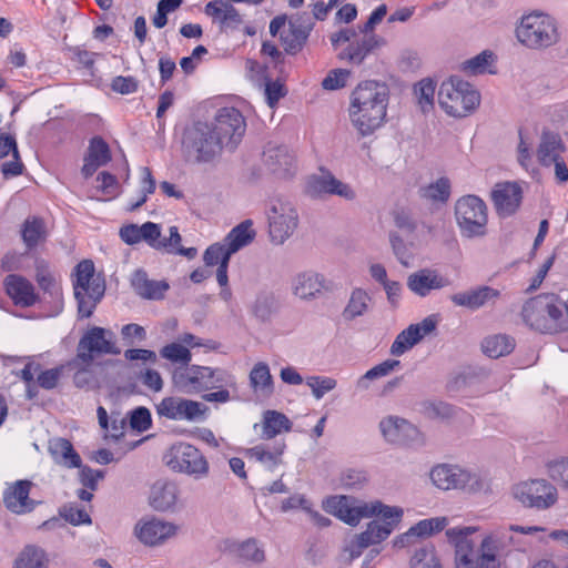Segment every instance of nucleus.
<instances>
[{"mask_svg": "<svg viewBox=\"0 0 568 568\" xmlns=\"http://www.w3.org/2000/svg\"><path fill=\"white\" fill-rule=\"evenodd\" d=\"M321 507L349 527H357L364 519H371L344 547V551L352 559L359 557L367 548H372L367 558L376 557L379 554L377 547L390 537L405 514L404 508L398 505L386 504L378 498L363 499L345 494L326 496Z\"/></svg>", "mask_w": 568, "mask_h": 568, "instance_id": "1", "label": "nucleus"}, {"mask_svg": "<svg viewBox=\"0 0 568 568\" xmlns=\"http://www.w3.org/2000/svg\"><path fill=\"white\" fill-rule=\"evenodd\" d=\"M540 526L509 525L483 529L477 525L454 526L446 530V541L453 548L454 568H503L507 545L513 534L537 535Z\"/></svg>", "mask_w": 568, "mask_h": 568, "instance_id": "2", "label": "nucleus"}, {"mask_svg": "<svg viewBox=\"0 0 568 568\" xmlns=\"http://www.w3.org/2000/svg\"><path fill=\"white\" fill-rule=\"evenodd\" d=\"M389 100V88L384 82L364 80L354 87L348 97L346 116L357 136H373L386 125Z\"/></svg>", "mask_w": 568, "mask_h": 568, "instance_id": "3", "label": "nucleus"}, {"mask_svg": "<svg viewBox=\"0 0 568 568\" xmlns=\"http://www.w3.org/2000/svg\"><path fill=\"white\" fill-rule=\"evenodd\" d=\"M513 36L520 48L530 52H545L561 41L558 19L542 9L525 10L514 23Z\"/></svg>", "mask_w": 568, "mask_h": 568, "instance_id": "4", "label": "nucleus"}, {"mask_svg": "<svg viewBox=\"0 0 568 568\" xmlns=\"http://www.w3.org/2000/svg\"><path fill=\"white\" fill-rule=\"evenodd\" d=\"M519 318L523 325L540 333L568 329V300L555 294H540L523 304Z\"/></svg>", "mask_w": 568, "mask_h": 568, "instance_id": "5", "label": "nucleus"}, {"mask_svg": "<svg viewBox=\"0 0 568 568\" xmlns=\"http://www.w3.org/2000/svg\"><path fill=\"white\" fill-rule=\"evenodd\" d=\"M429 481L438 490L477 495L488 489V479L481 469L458 463H438L429 469Z\"/></svg>", "mask_w": 568, "mask_h": 568, "instance_id": "6", "label": "nucleus"}, {"mask_svg": "<svg viewBox=\"0 0 568 568\" xmlns=\"http://www.w3.org/2000/svg\"><path fill=\"white\" fill-rule=\"evenodd\" d=\"M481 94L470 82L457 75L442 81L437 90V103L443 113L460 120L470 116L479 108Z\"/></svg>", "mask_w": 568, "mask_h": 568, "instance_id": "7", "label": "nucleus"}, {"mask_svg": "<svg viewBox=\"0 0 568 568\" xmlns=\"http://www.w3.org/2000/svg\"><path fill=\"white\" fill-rule=\"evenodd\" d=\"M171 382L184 394H196L219 385L232 384L233 376L222 368L186 364L172 372Z\"/></svg>", "mask_w": 568, "mask_h": 568, "instance_id": "8", "label": "nucleus"}, {"mask_svg": "<svg viewBox=\"0 0 568 568\" xmlns=\"http://www.w3.org/2000/svg\"><path fill=\"white\" fill-rule=\"evenodd\" d=\"M182 154L191 163H209L219 158L224 149L206 122H197L184 130Z\"/></svg>", "mask_w": 568, "mask_h": 568, "instance_id": "9", "label": "nucleus"}, {"mask_svg": "<svg viewBox=\"0 0 568 568\" xmlns=\"http://www.w3.org/2000/svg\"><path fill=\"white\" fill-rule=\"evenodd\" d=\"M163 464L173 473L202 480L210 474V463L205 455L194 445L175 442L163 454Z\"/></svg>", "mask_w": 568, "mask_h": 568, "instance_id": "10", "label": "nucleus"}, {"mask_svg": "<svg viewBox=\"0 0 568 568\" xmlns=\"http://www.w3.org/2000/svg\"><path fill=\"white\" fill-rule=\"evenodd\" d=\"M454 213L463 237L473 240L486 236L488 206L481 197L475 194L459 197L455 203Z\"/></svg>", "mask_w": 568, "mask_h": 568, "instance_id": "11", "label": "nucleus"}, {"mask_svg": "<svg viewBox=\"0 0 568 568\" xmlns=\"http://www.w3.org/2000/svg\"><path fill=\"white\" fill-rule=\"evenodd\" d=\"M266 221L270 242L283 245L300 227L297 206L288 199H273L266 210Z\"/></svg>", "mask_w": 568, "mask_h": 568, "instance_id": "12", "label": "nucleus"}, {"mask_svg": "<svg viewBox=\"0 0 568 568\" xmlns=\"http://www.w3.org/2000/svg\"><path fill=\"white\" fill-rule=\"evenodd\" d=\"M511 498L524 508L547 510L559 499L556 485L541 477L526 478L510 487Z\"/></svg>", "mask_w": 568, "mask_h": 568, "instance_id": "13", "label": "nucleus"}, {"mask_svg": "<svg viewBox=\"0 0 568 568\" xmlns=\"http://www.w3.org/2000/svg\"><path fill=\"white\" fill-rule=\"evenodd\" d=\"M74 297L78 301V312L82 317L92 315L98 302L104 294V283L95 274L91 261H82L75 267L73 281Z\"/></svg>", "mask_w": 568, "mask_h": 568, "instance_id": "14", "label": "nucleus"}, {"mask_svg": "<svg viewBox=\"0 0 568 568\" xmlns=\"http://www.w3.org/2000/svg\"><path fill=\"white\" fill-rule=\"evenodd\" d=\"M382 439L393 446L423 447L427 444L426 433L409 419L388 414L383 416L377 425Z\"/></svg>", "mask_w": 568, "mask_h": 568, "instance_id": "15", "label": "nucleus"}, {"mask_svg": "<svg viewBox=\"0 0 568 568\" xmlns=\"http://www.w3.org/2000/svg\"><path fill=\"white\" fill-rule=\"evenodd\" d=\"M213 128L224 149L233 151L242 141L246 131V121L235 108L224 106L216 111L213 120L207 122Z\"/></svg>", "mask_w": 568, "mask_h": 568, "instance_id": "16", "label": "nucleus"}, {"mask_svg": "<svg viewBox=\"0 0 568 568\" xmlns=\"http://www.w3.org/2000/svg\"><path fill=\"white\" fill-rule=\"evenodd\" d=\"M207 410L205 404L181 396H165L155 404V413L159 418L175 422L202 420Z\"/></svg>", "mask_w": 568, "mask_h": 568, "instance_id": "17", "label": "nucleus"}, {"mask_svg": "<svg viewBox=\"0 0 568 568\" xmlns=\"http://www.w3.org/2000/svg\"><path fill=\"white\" fill-rule=\"evenodd\" d=\"M180 527L171 520L155 516H144L133 526L132 534L146 547H158L178 536Z\"/></svg>", "mask_w": 568, "mask_h": 568, "instance_id": "18", "label": "nucleus"}, {"mask_svg": "<svg viewBox=\"0 0 568 568\" xmlns=\"http://www.w3.org/2000/svg\"><path fill=\"white\" fill-rule=\"evenodd\" d=\"M524 186L525 182L508 180L491 186L489 199L498 217L508 219L517 214L524 200Z\"/></svg>", "mask_w": 568, "mask_h": 568, "instance_id": "19", "label": "nucleus"}, {"mask_svg": "<svg viewBox=\"0 0 568 568\" xmlns=\"http://www.w3.org/2000/svg\"><path fill=\"white\" fill-rule=\"evenodd\" d=\"M449 519L446 516H435L416 521L407 530L396 535L392 539V547L395 550L408 549L418 542L429 539L433 536L448 530ZM452 527H449L450 529Z\"/></svg>", "mask_w": 568, "mask_h": 568, "instance_id": "20", "label": "nucleus"}, {"mask_svg": "<svg viewBox=\"0 0 568 568\" xmlns=\"http://www.w3.org/2000/svg\"><path fill=\"white\" fill-rule=\"evenodd\" d=\"M329 290V282L326 277L313 270L301 271L291 280V293L302 302L318 300Z\"/></svg>", "mask_w": 568, "mask_h": 568, "instance_id": "21", "label": "nucleus"}, {"mask_svg": "<svg viewBox=\"0 0 568 568\" xmlns=\"http://www.w3.org/2000/svg\"><path fill=\"white\" fill-rule=\"evenodd\" d=\"M95 354H119L120 349L115 345L113 332L92 327L88 329L79 342L78 357L85 363H90Z\"/></svg>", "mask_w": 568, "mask_h": 568, "instance_id": "22", "label": "nucleus"}, {"mask_svg": "<svg viewBox=\"0 0 568 568\" xmlns=\"http://www.w3.org/2000/svg\"><path fill=\"white\" fill-rule=\"evenodd\" d=\"M305 190L311 197L315 199H324L329 195H337L347 201L356 199L355 190L331 173H322L308 178Z\"/></svg>", "mask_w": 568, "mask_h": 568, "instance_id": "23", "label": "nucleus"}, {"mask_svg": "<svg viewBox=\"0 0 568 568\" xmlns=\"http://www.w3.org/2000/svg\"><path fill=\"white\" fill-rule=\"evenodd\" d=\"M437 326L435 316H427L423 321L410 324L403 329L390 345L389 353L393 356H402L418 344L425 336L432 334Z\"/></svg>", "mask_w": 568, "mask_h": 568, "instance_id": "24", "label": "nucleus"}, {"mask_svg": "<svg viewBox=\"0 0 568 568\" xmlns=\"http://www.w3.org/2000/svg\"><path fill=\"white\" fill-rule=\"evenodd\" d=\"M500 297L501 290L489 285H480L453 294L450 301L456 306L476 311L481 307L494 306Z\"/></svg>", "mask_w": 568, "mask_h": 568, "instance_id": "25", "label": "nucleus"}, {"mask_svg": "<svg viewBox=\"0 0 568 568\" xmlns=\"http://www.w3.org/2000/svg\"><path fill=\"white\" fill-rule=\"evenodd\" d=\"M407 288L419 297H426L433 291H439L449 285V281L435 268H420L407 276Z\"/></svg>", "mask_w": 568, "mask_h": 568, "instance_id": "26", "label": "nucleus"}, {"mask_svg": "<svg viewBox=\"0 0 568 568\" xmlns=\"http://www.w3.org/2000/svg\"><path fill=\"white\" fill-rule=\"evenodd\" d=\"M225 550L240 562L248 566H260L266 560V552L263 544L254 538L226 539Z\"/></svg>", "mask_w": 568, "mask_h": 568, "instance_id": "27", "label": "nucleus"}, {"mask_svg": "<svg viewBox=\"0 0 568 568\" xmlns=\"http://www.w3.org/2000/svg\"><path fill=\"white\" fill-rule=\"evenodd\" d=\"M424 231L425 227L414 225L413 233L406 239H402L396 233L389 235L392 251L403 266L409 267L414 264L418 250L424 244L420 237Z\"/></svg>", "mask_w": 568, "mask_h": 568, "instance_id": "28", "label": "nucleus"}, {"mask_svg": "<svg viewBox=\"0 0 568 568\" xmlns=\"http://www.w3.org/2000/svg\"><path fill=\"white\" fill-rule=\"evenodd\" d=\"M149 505L156 511H172L180 501V488L169 479H159L150 488Z\"/></svg>", "mask_w": 568, "mask_h": 568, "instance_id": "29", "label": "nucleus"}, {"mask_svg": "<svg viewBox=\"0 0 568 568\" xmlns=\"http://www.w3.org/2000/svg\"><path fill=\"white\" fill-rule=\"evenodd\" d=\"M386 40L377 34L356 40L346 44L339 52L338 59L353 67H361L367 55L376 49L383 48Z\"/></svg>", "mask_w": 568, "mask_h": 568, "instance_id": "30", "label": "nucleus"}, {"mask_svg": "<svg viewBox=\"0 0 568 568\" xmlns=\"http://www.w3.org/2000/svg\"><path fill=\"white\" fill-rule=\"evenodd\" d=\"M253 428L260 432L262 438L272 439L290 433L293 429V422L280 410L266 409L261 414L260 423L254 424Z\"/></svg>", "mask_w": 568, "mask_h": 568, "instance_id": "31", "label": "nucleus"}, {"mask_svg": "<svg viewBox=\"0 0 568 568\" xmlns=\"http://www.w3.org/2000/svg\"><path fill=\"white\" fill-rule=\"evenodd\" d=\"M270 32L272 36H280L284 49L291 53L298 51L306 39V33L295 27L292 21H286L284 17H277L271 21Z\"/></svg>", "mask_w": 568, "mask_h": 568, "instance_id": "32", "label": "nucleus"}, {"mask_svg": "<svg viewBox=\"0 0 568 568\" xmlns=\"http://www.w3.org/2000/svg\"><path fill=\"white\" fill-rule=\"evenodd\" d=\"M200 346H202V344L196 336L184 333L176 341L164 345L160 349V355L171 363H182L186 365L192 359L191 349Z\"/></svg>", "mask_w": 568, "mask_h": 568, "instance_id": "33", "label": "nucleus"}, {"mask_svg": "<svg viewBox=\"0 0 568 568\" xmlns=\"http://www.w3.org/2000/svg\"><path fill=\"white\" fill-rule=\"evenodd\" d=\"M31 483L28 480H18L9 485L3 495L6 507L14 514H24L31 511L36 503L29 498Z\"/></svg>", "mask_w": 568, "mask_h": 568, "instance_id": "34", "label": "nucleus"}, {"mask_svg": "<svg viewBox=\"0 0 568 568\" xmlns=\"http://www.w3.org/2000/svg\"><path fill=\"white\" fill-rule=\"evenodd\" d=\"M232 253L223 242H216L206 247L203 253V262L206 267L217 266L216 282L219 285H226L229 281V263Z\"/></svg>", "mask_w": 568, "mask_h": 568, "instance_id": "35", "label": "nucleus"}, {"mask_svg": "<svg viewBox=\"0 0 568 568\" xmlns=\"http://www.w3.org/2000/svg\"><path fill=\"white\" fill-rule=\"evenodd\" d=\"M497 55L491 50H483L478 54L462 61L458 70L468 77L496 73Z\"/></svg>", "mask_w": 568, "mask_h": 568, "instance_id": "36", "label": "nucleus"}, {"mask_svg": "<svg viewBox=\"0 0 568 568\" xmlns=\"http://www.w3.org/2000/svg\"><path fill=\"white\" fill-rule=\"evenodd\" d=\"M48 450L58 465L67 468L81 467V457L68 439L61 437L50 439Z\"/></svg>", "mask_w": 568, "mask_h": 568, "instance_id": "37", "label": "nucleus"}, {"mask_svg": "<svg viewBox=\"0 0 568 568\" xmlns=\"http://www.w3.org/2000/svg\"><path fill=\"white\" fill-rule=\"evenodd\" d=\"M285 450L284 444L266 445L260 444L245 450V456L262 466L272 469L282 463Z\"/></svg>", "mask_w": 568, "mask_h": 568, "instance_id": "38", "label": "nucleus"}, {"mask_svg": "<svg viewBox=\"0 0 568 568\" xmlns=\"http://www.w3.org/2000/svg\"><path fill=\"white\" fill-rule=\"evenodd\" d=\"M264 161L271 171L281 176H288L295 168V158L283 146H271L264 152Z\"/></svg>", "mask_w": 568, "mask_h": 568, "instance_id": "39", "label": "nucleus"}, {"mask_svg": "<svg viewBox=\"0 0 568 568\" xmlns=\"http://www.w3.org/2000/svg\"><path fill=\"white\" fill-rule=\"evenodd\" d=\"M141 241H145L150 246L155 250H164L172 245H176L182 241L176 226L170 227V237L161 239V229L158 224L146 222L141 225Z\"/></svg>", "mask_w": 568, "mask_h": 568, "instance_id": "40", "label": "nucleus"}, {"mask_svg": "<svg viewBox=\"0 0 568 568\" xmlns=\"http://www.w3.org/2000/svg\"><path fill=\"white\" fill-rule=\"evenodd\" d=\"M250 387L254 394L270 397L274 393V378L265 362H257L248 374Z\"/></svg>", "mask_w": 568, "mask_h": 568, "instance_id": "41", "label": "nucleus"}, {"mask_svg": "<svg viewBox=\"0 0 568 568\" xmlns=\"http://www.w3.org/2000/svg\"><path fill=\"white\" fill-rule=\"evenodd\" d=\"M372 306V295L362 287H355L351 291L347 303L343 310V317L346 321H354L367 314Z\"/></svg>", "mask_w": 568, "mask_h": 568, "instance_id": "42", "label": "nucleus"}, {"mask_svg": "<svg viewBox=\"0 0 568 568\" xmlns=\"http://www.w3.org/2000/svg\"><path fill=\"white\" fill-rule=\"evenodd\" d=\"M134 291L142 297L158 300L164 296L169 284L164 281H151L143 271H135L131 278Z\"/></svg>", "mask_w": 568, "mask_h": 568, "instance_id": "43", "label": "nucleus"}, {"mask_svg": "<svg viewBox=\"0 0 568 568\" xmlns=\"http://www.w3.org/2000/svg\"><path fill=\"white\" fill-rule=\"evenodd\" d=\"M6 290L8 295L18 305L29 306L36 302L32 285L21 276L9 275L6 278Z\"/></svg>", "mask_w": 568, "mask_h": 568, "instance_id": "44", "label": "nucleus"}, {"mask_svg": "<svg viewBox=\"0 0 568 568\" xmlns=\"http://www.w3.org/2000/svg\"><path fill=\"white\" fill-rule=\"evenodd\" d=\"M400 366L399 361L397 359H386L368 371H366L363 375H361L355 383V386L361 392H366L372 388L373 384L384 378L392 373L396 372Z\"/></svg>", "mask_w": 568, "mask_h": 568, "instance_id": "45", "label": "nucleus"}, {"mask_svg": "<svg viewBox=\"0 0 568 568\" xmlns=\"http://www.w3.org/2000/svg\"><path fill=\"white\" fill-rule=\"evenodd\" d=\"M255 234L253 222L251 220H245L233 227L222 242L233 255L244 246L248 245L254 240Z\"/></svg>", "mask_w": 568, "mask_h": 568, "instance_id": "46", "label": "nucleus"}, {"mask_svg": "<svg viewBox=\"0 0 568 568\" xmlns=\"http://www.w3.org/2000/svg\"><path fill=\"white\" fill-rule=\"evenodd\" d=\"M564 151L561 139L557 134L545 133L537 150V159L544 166H550L562 159Z\"/></svg>", "mask_w": 568, "mask_h": 568, "instance_id": "47", "label": "nucleus"}, {"mask_svg": "<svg viewBox=\"0 0 568 568\" xmlns=\"http://www.w3.org/2000/svg\"><path fill=\"white\" fill-rule=\"evenodd\" d=\"M139 185L134 190V194L128 202L129 210H135L141 206L155 190V180L149 168L142 166L138 171Z\"/></svg>", "mask_w": 568, "mask_h": 568, "instance_id": "48", "label": "nucleus"}, {"mask_svg": "<svg viewBox=\"0 0 568 568\" xmlns=\"http://www.w3.org/2000/svg\"><path fill=\"white\" fill-rule=\"evenodd\" d=\"M437 90L436 82L430 78H424L414 84V99L422 112L433 111Z\"/></svg>", "mask_w": 568, "mask_h": 568, "instance_id": "49", "label": "nucleus"}, {"mask_svg": "<svg viewBox=\"0 0 568 568\" xmlns=\"http://www.w3.org/2000/svg\"><path fill=\"white\" fill-rule=\"evenodd\" d=\"M515 339L504 334L488 336L481 343L483 352L490 358L507 356L515 349Z\"/></svg>", "mask_w": 568, "mask_h": 568, "instance_id": "50", "label": "nucleus"}, {"mask_svg": "<svg viewBox=\"0 0 568 568\" xmlns=\"http://www.w3.org/2000/svg\"><path fill=\"white\" fill-rule=\"evenodd\" d=\"M409 568H444V566L435 546L424 545L412 554Z\"/></svg>", "mask_w": 568, "mask_h": 568, "instance_id": "51", "label": "nucleus"}, {"mask_svg": "<svg viewBox=\"0 0 568 568\" xmlns=\"http://www.w3.org/2000/svg\"><path fill=\"white\" fill-rule=\"evenodd\" d=\"M420 196L430 203H445L450 196V181L442 176L420 189Z\"/></svg>", "mask_w": 568, "mask_h": 568, "instance_id": "52", "label": "nucleus"}, {"mask_svg": "<svg viewBox=\"0 0 568 568\" xmlns=\"http://www.w3.org/2000/svg\"><path fill=\"white\" fill-rule=\"evenodd\" d=\"M21 235L24 244L30 248L41 244L47 236L43 221L38 217L27 219L22 224Z\"/></svg>", "mask_w": 568, "mask_h": 568, "instance_id": "53", "label": "nucleus"}, {"mask_svg": "<svg viewBox=\"0 0 568 568\" xmlns=\"http://www.w3.org/2000/svg\"><path fill=\"white\" fill-rule=\"evenodd\" d=\"M13 568H48L45 552L36 546H27L18 555Z\"/></svg>", "mask_w": 568, "mask_h": 568, "instance_id": "54", "label": "nucleus"}, {"mask_svg": "<svg viewBox=\"0 0 568 568\" xmlns=\"http://www.w3.org/2000/svg\"><path fill=\"white\" fill-rule=\"evenodd\" d=\"M545 469L552 481L562 490H568V456H560L547 460Z\"/></svg>", "mask_w": 568, "mask_h": 568, "instance_id": "55", "label": "nucleus"}, {"mask_svg": "<svg viewBox=\"0 0 568 568\" xmlns=\"http://www.w3.org/2000/svg\"><path fill=\"white\" fill-rule=\"evenodd\" d=\"M338 480L344 489L358 490L368 484L369 477L364 469L346 468L341 473Z\"/></svg>", "mask_w": 568, "mask_h": 568, "instance_id": "56", "label": "nucleus"}, {"mask_svg": "<svg viewBox=\"0 0 568 568\" xmlns=\"http://www.w3.org/2000/svg\"><path fill=\"white\" fill-rule=\"evenodd\" d=\"M99 425L105 432L106 437L119 438L123 434L124 418L115 416L111 417V425H109V416L103 407L98 408Z\"/></svg>", "mask_w": 568, "mask_h": 568, "instance_id": "57", "label": "nucleus"}, {"mask_svg": "<svg viewBox=\"0 0 568 568\" xmlns=\"http://www.w3.org/2000/svg\"><path fill=\"white\" fill-rule=\"evenodd\" d=\"M352 72L347 69H333L322 80V88L326 91H336L345 88L351 81Z\"/></svg>", "mask_w": 568, "mask_h": 568, "instance_id": "58", "label": "nucleus"}, {"mask_svg": "<svg viewBox=\"0 0 568 568\" xmlns=\"http://www.w3.org/2000/svg\"><path fill=\"white\" fill-rule=\"evenodd\" d=\"M306 385L311 388L313 397L318 400L336 388L337 381L327 376H311L306 379Z\"/></svg>", "mask_w": 568, "mask_h": 568, "instance_id": "59", "label": "nucleus"}, {"mask_svg": "<svg viewBox=\"0 0 568 568\" xmlns=\"http://www.w3.org/2000/svg\"><path fill=\"white\" fill-rule=\"evenodd\" d=\"M85 156L101 165L106 164L111 159L109 146L101 139H93L91 141Z\"/></svg>", "mask_w": 568, "mask_h": 568, "instance_id": "60", "label": "nucleus"}, {"mask_svg": "<svg viewBox=\"0 0 568 568\" xmlns=\"http://www.w3.org/2000/svg\"><path fill=\"white\" fill-rule=\"evenodd\" d=\"M110 87L113 92L122 95L132 94L138 91L139 81L131 75H118L112 79Z\"/></svg>", "mask_w": 568, "mask_h": 568, "instance_id": "61", "label": "nucleus"}, {"mask_svg": "<svg viewBox=\"0 0 568 568\" xmlns=\"http://www.w3.org/2000/svg\"><path fill=\"white\" fill-rule=\"evenodd\" d=\"M555 262V254L547 256L535 270L534 275L529 281L528 291H536L540 287L544 280L546 278L549 270L552 267Z\"/></svg>", "mask_w": 568, "mask_h": 568, "instance_id": "62", "label": "nucleus"}, {"mask_svg": "<svg viewBox=\"0 0 568 568\" xmlns=\"http://www.w3.org/2000/svg\"><path fill=\"white\" fill-rule=\"evenodd\" d=\"M312 506L313 503L303 494H294L281 503V509L285 513L291 510H303L307 514V511H311Z\"/></svg>", "mask_w": 568, "mask_h": 568, "instance_id": "63", "label": "nucleus"}, {"mask_svg": "<svg viewBox=\"0 0 568 568\" xmlns=\"http://www.w3.org/2000/svg\"><path fill=\"white\" fill-rule=\"evenodd\" d=\"M151 413L145 407H138L130 415V426L138 432L148 430L151 427Z\"/></svg>", "mask_w": 568, "mask_h": 568, "instance_id": "64", "label": "nucleus"}]
</instances>
